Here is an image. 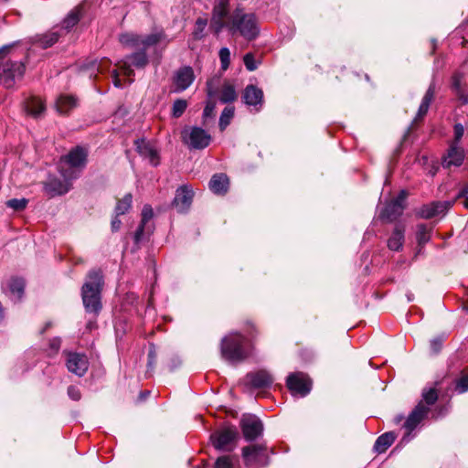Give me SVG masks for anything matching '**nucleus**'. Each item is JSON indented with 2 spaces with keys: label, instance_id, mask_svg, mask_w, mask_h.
I'll return each instance as SVG.
<instances>
[{
  "label": "nucleus",
  "instance_id": "nucleus-20",
  "mask_svg": "<svg viewBox=\"0 0 468 468\" xmlns=\"http://www.w3.org/2000/svg\"><path fill=\"white\" fill-rule=\"evenodd\" d=\"M192 198V190L186 186H182L176 190L173 205L178 212L184 213L189 208Z\"/></svg>",
  "mask_w": 468,
  "mask_h": 468
},
{
  "label": "nucleus",
  "instance_id": "nucleus-50",
  "mask_svg": "<svg viewBox=\"0 0 468 468\" xmlns=\"http://www.w3.org/2000/svg\"><path fill=\"white\" fill-rule=\"evenodd\" d=\"M61 341L59 338L50 340L49 346L54 352H58L60 347Z\"/></svg>",
  "mask_w": 468,
  "mask_h": 468
},
{
  "label": "nucleus",
  "instance_id": "nucleus-22",
  "mask_svg": "<svg viewBox=\"0 0 468 468\" xmlns=\"http://www.w3.org/2000/svg\"><path fill=\"white\" fill-rule=\"evenodd\" d=\"M448 209L446 202H433L423 206L419 214L421 218H430L443 214Z\"/></svg>",
  "mask_w": 468,
  "mask_h": 468
},
{
  "label": "nucleus",
  "instance_id": "nucleus-55",
  "mask_svg": "<svg viewBox=\"0 0 468 468\" xmlns=\"http://www.w3.org/2000/svg\"><path fill=\"white\" fill-rule=\"evenodd\" d=\"M453 87L457 91L459 90L460 80L456 76L453 78Z\"/></svg>",
  "mask_w": 468,
  "mask_h": 468
},
{
  "label": "nucleus",
  "instance_id": "nucleus-14",
  "mask_svg": "<svg viewBox=\"0 0 468 468\" xmlns=\"http://www.w3.org/2000/svg\"><path fill=\"white\" fill-rule=\"evenodd\" d=\"M147 64L148 58L145 51L144 50L133 53V55L127 57L125 59L118 62L117 66L124 76L130 77L133 73V70L131 69V66H134L138 69H141L144 68Z\"/></svg>",
  "mask_w": 468,
  "mask_h": 468
},
{
  "label": "nucleus",
  "instance_id": "nucleus-49",
  "mask_svg": "<svg viewBox=\"0 0 468 468\" xmlns=\"http://www.w3.org/2000/svg\"><path fill=\"white\" fill-rule=\"evenodd\" d=\"M68 395L73 400H79L81 397L80 389L75 386L69 387Z\"/></svg>",
  "mask_w": 468,
  "mask_h": 468
},
{
  "label": "nucleus",
  "instance_id": "nucleus-47",
  "mask_svg": "<svg viewBox=\"0 0 468 468\" xmlns=\"http://www.w3.org/2000/svg\"><path fill=\"white\" fill-rule=\"evenodd\" d=\"M215 108L216 102L214 101L208 100L204 109L203 117L205 119L213 117Z\"/></svg>",
  "mask_w": 468,
  "mask_h": 468
},
{
  "label": "nucleus",
  "instance_id": "nucleus-38",
  "mask_svg": "<svg viewBox=\"0 0 468 468\" xmlns=\"http://www.w3.org/2000/svg\"><path fill=\"white\" fill-rule=\"evenodd\" d=\"M187 107V102L186 100L178 99L175 101L172 107V115L175 118H179Z\"/></svg>",
  "mask_w": 468,
  "mask_h": 468
},
{
  "label": "nucleus",
  "instance_id": "nucleus-32",
  "mask_svg": "<svg viewBox=\"0 0 468 468\" xmlns=\"http://www.w3.org/2000/svg\"><path fill=\"white\" fill-rule=\"evenodd\" d=\"M220 101L223 103L232 102L237 99L236 89L229 83H225L222 86L220 92Z\"/></svg>",
  "mask_w": 468,
  "mask_h": 468
},
{
  "label": "nucleus",
  "instance_id": "nucleus-27",
  "mask_svg": "<svg viewBox=\"0 0 468 468\" xmlns=\"http://www.w3.org/2000/svg\"><path fill=\"white\" fill-rule=\"evenodd\" d=\"M404 243V229L397 226L388 240V246L392 250H399Z\"/></svg>",
  "mask_w": 468,
  "mask_h": 468
},
{
  "label": "nucleus",
  "instance_id": "nucleus-5",
  "mask_svg": "<svg viewBox=\"0 0 468 468\" xmlns=\"http://www.w3.org/2000/svg\"><path fill=\"white\" fill-rule=\"evenodd\" d=\"M88 152L80 146L73 148L67 155L61 158L60 173L63 178L72 179L77 176L75 169L84 167Z\"/></svg>",
  "mask_w": 468,
  "mask_h": 468
},
{
  "label": "nucleus",
  "instance_id": "nucleus-13",
  "mask_svg": "<svg viewBox=\"0 0 468 468\" xmlns=\"http://www.w3.org/2000/svg\"><path fill=\"white\" fill-rule=\"evenodd\" d=\"M287 387L293 395L304 397L310 392L312 382L303 373H293L287 378Z\"/></svg>",
  "mask_w": 468,
  "mask_h": 468
},
{
  "label": "nucleus",
  "instance_id": "nucleus-46",
  "mask_svg": "<svg viewBox=\"0 0 468 468\" xmlns=\"http://www.w3.org/2000/svg\"><path fill=\"white\" fill-rule=\"evenodd\" d=\"M243 61L248 70L253 71L257 69V63L251 53H248L244 56Z\"/></svg>",
  "mask_w": 468,
  "mask_h": 468
},
{
  "label": "nucleus",
  "instance_id": "nucleus-8",
  "mask_svg": "<svg viewBox=\"0 0 468 468\" xmlns=\"http://www.w3.org/2000/svg\"><path fill=\"white\" fill-rule=\"evenodd\" d=\"M182 138L185 144L194 149H203L209 145L211 136L207 132L199 127L186 128L182 132Z\"/></svg>",
  "mask_w": 468,
  "mask_h": 468
},
{
  "label": "nucleus",
  "instance_id": "nucleus-9",
  "mask_svg": "<svg viewBox=\"0 0 468 468\" xmlns=\"http://www.w3.org/2000/svg\"><path fill=\"white\" fill-rule=\"evenodd\" d=\"M242 455L245 464L250 468H257L268 463V454L266 447L253 444L244 447Z\"/></svg>",
  "mask_w": 468,
  "mask_h": 468
},
{
  "label": "nucleus",
  "instance_id": "nucleus-43",
  "mask_svg": "<svg viewBox=\"0 0 468 468\" xmlns=\"http://www.w3.org/2000/svg\"><path fill=\"white\" fill-rule=\"evenodd\" d=\"M27 200L26 198H21V199L14 198V199H10L6 202L7 207L13 208L14 210H17V211L23 210L27 207Z\"/></svg>",
  "mask_w": 468,
  "mask_h": 468
},
{
  "label": "nucleus",
  "instance_id": "nucleus-31",
  "mask_svg": "<svg viewBox=\"0 0 468 468\" xmlns=\"http://www.w3.org/2000/svg\"><path fill=\"white\" fill-rule=\"evenodd\" d=\"M153 208L149 205H145L142 210V220L139 228L135 232V240L139 241L144 234L145 224L153 218Z\"/></svg>",
  "mask_w": 468,
  "mask_h": 468
},
{
  "label": "nucleus",
  "instance_id": "nucleus-28",
  "mask_svg": "<svg viewBox=\"0 0 468 468\" xmlns=\"http://www.w3.org/2000/svg\"><path fill=\"white\" fill-rule=\"evenodd\" d=\"M396 436L393 432H386L380 435L374 445V449L378 453L384 452L395 441Z\"/></svg>",
  "mask_w": 468,
  "mask_h": 468
},
{
  "label": "nucleus",
  "instance_id": "nucleus-24",
  "mask_svg": "<svg viewBox=\"0 0 468 468\" xmlns=\"http://www.w3.org/2000/svg\"><path fill=\"white\" fill-rule=\"evenodd\" d=\"M209 187L215 194H225L229 187V178L224 174L214 175L209 182Z\"/></svg>",
  "mask_w": 468,
  "mask_h": 468
},
{
  "label": "nucleus",
  "instance_id": "nucleus-11",
  "mask_svg": "<svg viewBox=\"0 0 468 468\" xmlns=\"http://www.w3.org/2000/svg\"><path fill=\"white\" fill-rule=\"evenodd\" d=\"M244 381L245 385L251 389H266L271 387L274 378L269 371L261 369L248 373Z\"/></svg>",
  "mask_w": 468,
  "mask_h": 468
},
{
  "label": "nucleus",
  "instance_id": "nucleus-1",
  "mask_svg": "<svg viewBox=\"0 0 468 468\" xmlns=\"http://www.w3.org/2000/svg\"><path fill=\"white\" fill-rule=\"evenodd\" d=\"M229 0H217L212 11L210 29L216 35L226 27L232 36H240L250 41L260 34V26L257 17L252 13H246L236 8L229 16Z\"/></svg>",
  "mask_w": 468,
  "mask_h": 468
},
{
  "label": "nucleus",
  "instance_id": "nucleus-10",
  "mask_svg": "<svg viewBox=\"0 0 468 468\" xmlns=\"http://www.w3.org/2000/svg\"><path fill=\"white\" fill-rule=\"evenodd\" d=\"M238 431L234 427H227L213 433L210 437L213 446L221 451H231L238 438Z\"/></svg>",
  "mask_w": 468,
  "mask_h": 468
},
{
  "label": "nucleus",
  "instance_id": "nucleus-33",
  "mask_svg": "<svg viewBox=\"0 0 468 468\" xmlns=\"http://www.w3.org/2000/svg\"><path fill=\"white\" fill-rule=\"evenodd\" d=\"M133 197L131 194H127L122 199L119 200L115 207L117 217L125 214L131 207Z\"/></svg>",
  "mask_w": 468,
  "mask_h": 468
},
{
  "label": "nucleus",
  "instance_id": "nucleus-45",
  "mask_svg": "<svg viewBox=\"0 0 468 468\" xmlns=\"http://www.w3.org/2000/svg\"><path fill=\"white\" fill-rule=\"evenodd\" d=\"M91 69H96L99 72H103L110 66V61L107 58H102L100 61H92Z\"/></svg>",
  "mask_w": 468,
  "mask_h": 468
},
{
  "label": "nucleus",
  "instance_id": "nucleus-35",
  "mask_svg": "<svg viewBox=\"0 0 468 468\" xmlns=\"http://www.w3.org/2000/svg\"><path fill=\"white\" fill-rule=\"evenodd\" d=\"M58 40V34L57 32H49L41 36L38 42L43 48H47L54 45Z\"/></svg>",
  "mask_w": 468,
  "mask_h": 468
},
{
  "label": "nucleus",
  "instance_id": "nucleus-37",
  "mask_svg": "<svg viewBox=\"0 0 468 468\" xmlns=\"http://www.w3.org/2000/svg\"><path fill=\"white\" fill-rule=\"evenodd\" d=\"M438 399V392L435 388H430L428 390H424L422 393V400L425 406L429 409L431 405H433Z\"/></svg>",
  "mask_w": 468,
  "mask_h": 468
},
{
  "label": "nucleus",
  "instance_id": "nucleus-15",
  "mask_svg": "<svg viewBox=\"0 0 468 468\" xmlns=\"http://www.w3.org/2000/svg\"><path fill=\"white\" fill-rule=\"evenodd\" d=\"M67 356L66 366L71 373L82 377L89 368V361L85 355L76 352H64Z\"/></svg>",
  "mask_w": 468,
  "mask_h": 468
},
{
  "label": "nucleus",
  "instance_id": "nucleus-40",
  "mask_svg": "<svg viewBox=\"0 0 468 468\" xmlns=\"http://www.w3.org/2000/svg\"><path fill=\"white\" fill-rule=\"evenodd\" d=\"M218 56L221 62V69L225 71L230 64V51L228 48H221Z\"/></svg>",
  "mask_w": 468,
  "mask_h": 468
},
{
  "label": "nucleus",
  "instance_id": "nucleus-54",
  "mask_svg": "<svg viewBox=\"0 0 468 468\" xmlns=\"http://www.w3.org/2000/svg\"><path fill=\"white\" fill-rule=\"evenodd\" d=\"M148 356H149V364H152L155 358V352H154V348L150 349Z\"/></svg>",
  "mask_w": 468,
  "mask_h": 468
},
{
  "label": "nucleus",
  "instance_id": "nucleus-6",
  "mask_svg": "<svg viewBox=\"0 0 468 468\" xmlns=\"http://www.w3.org/2000/svg\"><path fill=\"white\" fill-rule=\"evenodd\" d=\"M165 38L163 30L147 36H140L134 33H123L120 35L119 41L122 45L131 48H143L144 51L150 47L157 45Z\"/></svg>",
  "mask_w": 468,
  "mask_h": 468
},
{
  "label": "nucleus",
  "instance_id": "nucleus-2",
  "mask_svg": "<svg viewBox=\"0 0 468 468\" xmlns=\"http://www.w3.org/2000/svg\"><path fill=\"white\" fill-rule=\"evenodd\" d=\"M104 285L103 276L100 270L89 271L81 287V298L85 311L98 314L101 310V291Z\"/></svg>",
  "mask_w": 468,
  "mask_h": 468
},
{
  "label": "nucleus",
  "instance_id": "nucleus-16",
  "mask_svg": "<svg viewBox=\"0 0 468 468\" xmlns=\"http://www.w3.org/2000/svg\"><path fill=\"white\" fill-rule=\"evenodd\" d=\"M136 152L144 158L149 161L153 165L159 164V150L156 145L145 139H138L134 142Z\"/></svg>",
  "mask_w": 468,
  "mask_h": 468
},
{
  "label": "nucleus",
  "instance_id": "nucleus-34",
  "mask_svg": "<svg viewBox=\"0 0 468 468\" xmlns=\"http://www.w3.org/2000/svg\"><path fill=\"white\" fill-rule=\"evenodd\" d=\"M80 18L79 9L72 10L62 22V27L69 30L78 24Z\"/></svg>",
  "mask_w": 468,
  "mask_h": 468
},
{
  "label": "nucleus",
  "instance_id": "nucleus-7",
  "mask_svg": "<svg viewBox=\"0 0 468 468\" xmlns=\"http://www.w3.org/2000/svg\"><path fill=\"white\" fill-rule=\"evenodd\" d=\"M464 128L457 123L454 126V139L452 142L447 154L443 156L442 165L447 168L452 166H460L464 159V150L459 146V143L463 135Z\"/></svg>",
  "mask_w": 468,
  "mask_h": 468
},
{
  "label": "nucleus",
  "instance_id": "nucleus-19",
  "mask_svg": "<svg viewBox=\"0 0 468 468\" xmlns=\"http://www.w3.org/2000/svg\"><path fill=\"white\" fill-rule=\"evenodd\" d=\"M194 80L195 74L191 67L180 68L176 71L173 79L175 91H184L193 83Z\"/></svg>",
  "mask_w": 468,
  "mask_h": 468
},
{
  "label": "nucleus",
  "instance_id": "nucleus-44",
  "mask_svg": "<svg viewBox=\"0 0 468 468\" xmlns=\"http://www.w3.org/2000/svg\"><path fill=\"white\" fill-rule=\"evenodd\" d=\"M455 390L458 393H464L468 390V375L463 374L457 381L455 385Z\"/></svg>",
  "mask_w": 468,
  "mask_h": 468
},
{
  "label": "nucleus",
  "instance_id": "nucleus-21",
  "mask_svg": "<svg viewBox=\"0 0 468 468\" xmlns=\"http://www.w3.org/2000/svg\"><path fill=\"white\" fill-rule=\"evenodd\" d=\"M242 99L249 106L261 107L263 102V92L254 85H248L243 91Z\"/></svg>",
  "mask_w": 468,
  "mask_h": 468
},
{
  "label": "nucleus",
  "instance_id": "nucleus-41",
  "mask_svg": "<svg viewBox=\"0 0 468 468\" xmlns=\"http://www.w3.org/2000/svg\"><path fill=\"white\" fill-rule=\"evenodd\" d=\"M430 239V230L424 225H419L417 229V240L419 245L427 243Z\"/></svg>",
  "mask_w": 468,
  "mask_h": 468
},
{
  "label": "nucleus",
  "instance_id": "nucleus-17",
  "mask_svg": "<svg viewBox=\"0 0 468 468\" xmlns=\"http://www.w3.org/2000/svg\"><path fill=\"white\" fill-rule=\"evenodd\" d=\"M243 435L247 441L255 440L263 430L261 421L253 415L243 416L240 421Z\"/></svg>",
  "mask_w": 468,
  "mask_h": 468
},
{
  "label": "nucleus",
  "instance_id": "nucleus-39",
  "mask_svg": "<svg viewBox=\"0 0 468 468\" xmlns=\"http://www.w3.org/2000/svg\"><path fill=\"white\" fill-rule=\"evenodd\" d=\"M207 25V21L205 18H197L195 25V29L193 32V37L195 39H201L203 37V32Z\"/></svg>",
  "mask_w": 468,
  "mask_h": 468
},
{
  "label": "nucleus",
  "instance_id": "nucleus-4",
  "mask_svg": "<svg viewBox=\"0 0 468 468\" xmlns=\"http://www.w3.org/2000/svg\"><path fill=\"white\" fill-rule=\"evenodd\" d=\"M220 351L225 360L230 363L240 362L250 356L251 342L237 333L229 334L222 339Z\"/></svg>",
  "mask_w": 468,
  "mask_h": 468
},
{
  "label": "nucleus",
  "instance_id": "nucleus-26",
  "mask_svg": "<svg viewBox=\"0 0 468 468\" xmlns=\"http://www.w3.org/2000/svg\"><path fill=\"white\" fill-rule=\"evenodd\" d=\"M64 182L58 180H51L46 185L47 190L52 195H63L67 193L70 188L69 180L64 178Z\"/></svg>",
  "mask_w": 468,
  "mask_h": 468
},
{
  "label": "nucleus",
  "instance_id": "nucleus-23",
  "mask_svg": "<svg viewBox=\"0 0 468 468\" xmlns=\"http://www.w3.org/2000/svg\"><path fill=\"white\" fill-rule=\"evenodd\" d=\"M78 101L72 95H60L56 101V109L60 114H67L77 107Z\"/></svg>",
  "mask_w": 468,
  "mask_h": 468
},
{
  "label": "nucleus",
  "instance_id": "nucleus-52",
  "mask_svg": "<svg viewBox=\"0 0 468 468\" xmlns=\"http://www.w3.org/2000/svg\"><path fill=\"white\" fill-rule=\"evenodd\" d=\"M121 227V220L118 218V217L116 216L112 220V231H117Z\"/></svg>",
  "mask_w": 468,
  "mask_h": 468
},
{
  "label": "nucleus",
  "instance_id": "nucleus-12",
  "mask_svg": "<svg viewBox=\"0 0 468 468\" xmlns=\"http://www.w3.org/2000/svg\"><path fill=\"white\" fill-rule=\"evenodd\" d=\"M430 412V409L423 404V402H419V404L413 409V410L409 414L406 419L403 427L406 430V436L403 438V441H410V434L413 431L418 425L428 416Z\"/></svg>",
  "mask_w": 468,
  "mask_h": 468
},
{
  "label": "nucleus",
  "instance_id": "nucleus-36",
  "mask_svg": "<svg viewBox=\"0 0 468 468\" xmlns=\"http://www.w3.org/2000/svg\"><path fill=\"white\" fill-rule=\"evenodd\" d=\"M234 116V107H226L219 118V127L224 130Z\"/></svg>",
  "mask_w": 468,
  "mask_h": 468
},
{
  "label": "nucleus",
  "instance_id": "nucleus-25",
  "mask_svg": "<svg viewBox=\"0 0 468 468\" xmlns=\"http://www.w3.org/2000/svg\"><path fill=\"white\" fill-rule=\"evenodd\" d=\"M434 94H435L434 86L431 85L429 87V89L427 90V91L422 99V101L419 107L415 121H417L418 119H422L426 115V113L430 108V105L434 99Z\"/></svg>",
  "mask_w": 468,
  "mask_h": 468
},
{
  "label": "nucleus",
  "instance_id": "nucleus-57",
  "mask_svg": "<svg viewBox=\"0 0 468 468\" xmlns=\"http://www.w3.org/2000/svg\"><path fill=\"white\" fill-rule=\"evenodd\" d=\"M207 95H208V97H212V95H213V92L209 87L207 88Z\"/></svg>",
  "mask_w": 468,
  "mask_h": 468
},
{
  "label": "nucleus",
  "instance_id": "nucleus-3",
  "mask_svg": "<svg viewBox=\"0 0 468 468\" xmlns=\"http://www.w3.org/2000/svg\"><path fill=\"white\" fill-rule=\"evenodd\" d=\"M13 45L0 48V84L10 89L15 87L16 80H20L25 73V64L13 59L11 52Z\"/></svg>",
  "mask_w": 468,
  "mask_h": 468
},
{
  "label": "nucleus",
  "instance_id": "nucleus-18",
  "mask_svg": "<svg viewBox=\"0 0 468 468\" xmlns=\"http://www.w3.org/2000/svg\"><path fill=\"white\" fill-rule=\"evenodd\" d=\"M407 194L405 191H401L399 195L394 199L391 200L382 211L380 217L388 221H393L397 219L402 213L405 208V199Z\"/></svg>",
  "mask_w": 468,
  "mask_h": 468
},
{
  "label": "nucleus",
  "instance_id": "nucleus-30",
  "mask_svg": "<svg viewBox=\"0 0 468 468\" xmlns=\"http://www.w3.org/2000/svg\"><path fill=\"white\" fill-rule=\"evenodd\" d=\"M26 111L33 117H38L45 111V105L41 99L31 98L26 103Z\"/></svg>",
  "mask_w": 468,
  "mask_h": 468
},
{
  "label": "nucleus",
  "instance_id": "nucleus-42",
  "mask_svg": "<svg viewBox=\"0 0 468 468\" xmlns=\"http://www.w3.org/2000/svg\"><path fill=\"white\" fill-rule=\"evenodd\" d=\"M233 460L234 458L229 455L218 457L216 461L215 468H233Z\"/></svg>",
  "mask_w": 468,
  "mask_h": 468
},
{
  "label": "nucleus",
  "instance_id": "nucleus-56",
  "mask_svg": "<svg viewBox=\"0 0 468 468\" xmlns=\"http://www.w3.org/2000/svg\"><path fill=\"white\" fill-rule=\"evenodd\" d=\"M403 420V417L402 416H397L395 419H394V421L396 424H399L401 420Z\"/></svg>",
  "mask_w": 468,
  "mask_h": 468
},
{
  "label": "nucleus",
  "instance_id": "nucleus-29",
  "mask_svg": "<svg viewBox=\"0 0 468 468\" xmlns=\"http://www.w3.org/2000/svg\"><path fill=\"white\" fill-rule=\"evenodd\" d=\"M8 288L15 300H20L25 291V281L21 278H12L8 282Z\"/></svg>",
  "mask_w": 468,
  "mask_h": 468
},
{
  "label": "nucleus",
  "instance_id": "nucleus-53",
  "mask_svg": "<svg viewBox=\"0 0 468 468\" xmlns=\"http://www.w3.org/2000/svg\"><path fill=\"white\" fill-rule=\"evenodd\" d=\"M465 189H463L462 192H461V196L463 197V200H462V203L464 207L468 208V197H465Z\"/></svg>",
  "mask_w": 468,
  "mask_h": 468
},
{
  "label": "nucleus",
  "instance_id": "nucleus-48",
  "mask_svg": "<svg viewBox=\"0 0 468 468\" xmlns=\"http://www.w3.org/2000/svg\"><path fill=\"white\" fill-rule=\"evenodd\" d=\"M442 343H443V337L438 336V337L433 338L431 341V348L432 352L435 354L438 353L442 346Z\"/></svg>",
  "mask_w": 468,
  "mask_h": 468
},
{
  "label": "nucleus",
  "instance_id": "nucleus-51",
  "mask_svg": "<svg viewBox=\"0 0 468 468\" xmlns=\"http://www.w3.org/2000/svg\"><path fill=\"white\" fill-rule=\"evenodd\" d=\"M112 77L114 86L118 88L122 87L121 80L119 79L118 71L116 69L112 71Z\"/></svg>",
  "mask_w": 468,
  "mask_h": 468
}]
</instances>
